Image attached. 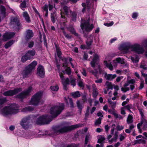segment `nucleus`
I'll list each match as a JSON object with an SVG mask.
<instances>
[{"mask_svg":"<svg viewBox=\"0 0 147 147\" xmlns=\"http://www.w3.org/2000/svg\"><path fill=\"white\" fill-rule=\"evenodd\" d=\"M64 105L61 103L59 106H54L50 109V113L52 116H42L38 118L36 123L38 125L48 124L51 121L53 118L59 115L64 109Z\"/></svg>","mask_w":147,"mask_h":147,"instance_id":"1","label":"nucleus"},{"mask_svg":"<svg viewBox=\"0 0 147 147\" xmlns=\"http://www.w3.org/2000/svg\"><path fill=\"white\" fill-rule=\"evenodd\" d=\"M119 49L120 50L125 51L126 53H128L130 49L131 51L139 54H143L145 51L143 47L140 44L136 43L132 45L129 42L123 43L120 45Z\"/></svg>","mask_w":147,"mask_h":147,"instance_id":"2","label":"nucleus"},{"mask_svg":"<svg viewBox=\"0 0 147 147\" xmlns=\"http://www.w3.org/2000/svg\"><path fill=\"white\" fill-rule=\"evenodd\" d=\"M19 108L15 104L9 105L0 110V113L5 116L16 114L19 112Z\"/></svg>","mask_w":147,"mask_h":147,"instance_id":"3","label":"nucleus"},{"mask_svg":"<svg viewBox=\"0 0 147 147\" xmlns=\"http://www.w3.org/2000/svg\"><path fill=\"white\" fill-rule=\"evenodd\" d=\"M80 126V124H79L68 126H64L63 125H60L54 127L53 128V130L55 133L59 134L61 133L70 131Z\"/></svg>","mask_w":147,"mask_h":147,"instance_id":"4","label":"nucleus"},{"mask_svg":"<svg viewBox=\"0 0 147 147\" xmlns=\"http://www.w3.org/2000/svg\"><path fill=\"white\" fill-rule=\"evenodd\" d=\"M37 64V62L34 61L32 62L28 66L26 67L25 70H23L22 72L23 78H25L27 77L28 75L32 71L34 70L35 67Z\"/></svg>","mask_w":147,"mask_h":147,"instance_id":"5","label":"nucleus"},{"mask_svg":"<svg viewBox=\"0 0 147 147\" xmlns=\"http://www.w3.org/2000/svg\"><path fill=\"white\" fill-rule=\"evenodd\" d=\"M81 27L83 31H85L86 32H90L94 28L93 24H89V19H88L86 21L81 19Z\"/></svg>","mask_w":147,"mask_h":147,"instance_id":"6","label":"nucleus"},{"mask_svg":"<svg viewBox=\"0 0 147 147\" xmlns=\"http://www.w3.org/2000/svg\"><path fill=\"white\" fill-rule=\"evenodd\" d=\"M135 82V80L133 79L130 80L128 79L126 82L123 85L124 87H122L121 88V91L124 92L129 91V87H127V86L130 84V89L131 90H133L135 88L134 85Z\"/></svg>","mask_w":147,"mask_h":147,"instance_id":"7","label":"nucleus"},{"mask_svg":"<svg viewBox=\"0 0 147 147\" xmlns=\"http://www.w3.org/2000/svg\"><path fill=\"white\" fill-rule=\"evenodd\" d=\"M42 94L41 92H39L34 95L31 99L30 104L32 105H38L39 103Z\"/></svg>","mask_w":147,"mask_h":147,"instance_id":"8","label":"nucleus"},{"mask_svg":"<svg viewBox=\"0 0 147 147\" xmlns=\"http://www.w3.org/2000/svg\"><path fill=\"white\" fill-rule=\"evenodd\" d=\"M10 24L12 27L17 30L22 28V26L19 22L18 19L16 18H11Z\"/></svg>","mask_w":147,"mask_h":147,"instance_id":"9","label":"nucleus"},{"mask_svg":"<svg viewBox=\"0 0 147 147\" xmlns=\"http://www.w3.org/2000/svg\"><path fill=\"white\" fill-rule=\"evenodd\" d=\"M30 118L29 116L25 117L22 118L20 122V125L25 129L29 128L30 126Z\"/></svg>","mask_w":147,"mask_h":147,"instance_id":"10","label":"nucleus"},{"mask_svg":"<svg viewBox=\"0 0 147 147\" xmlns=\"http://www.w3.org/2000/svg\"><path fill=\"white\" fill-rule=\"evenodd\" d=\"M142 125V129L144 130H147V120L145 119H141L140 123L137 124V127L140 133H141L142 132V129L140 127Z\"/></svg>","mask_w":147,"mask_h":147,"instance_id":"11","label":"nucleus"},{"mask_svg":"<svg viewBox=\"0 0 147 147\" xmlns=\"http://www.w3.org/2000/svg\"><path fill=\"white\" fill-rule=\"evenodd\" d=\"M65 14L68 16L70 14L72 15L71 20L73 21H75L76 18L77 14L75 12H72L70 10L69 8L67 6H65L63 7Z\"/></svg>","mask_w":147,"mask_h":147,"instance_id":"12","label":"nucleus"},{"mask_svg":"<svg viewBox=\"0 0 147 147\" xmlns=\"http://www.w3.org/2000/svg\"><path fill=\"white\" fill-rule=\"evenodd\" d=\"M22 90L21 88H16L13 90H10L5 92L3 94L5 96H12L20 92Z\"/></svg>","mask_w":147,"mask_h":147,"instance_id":"13","label":"nucleus"},{"mask_svg":"<svg viewBox=\"0 0 147 147\" xmlns=\"http://www.w3.org/2000/svg\"><path fill=\"white\" fill-rule=\"evenodd\" d=\"M32 87H29L26 90L23 92L17 95V97L19 98L22 99L26 97L30 94L32 90Z\"/></svg>","mask_w":147,"mask_h":147,"instance_id":"14","label":"nucleus"},{"mask_svg":"<svg viewBox=\"0 0 147 147\" xmlns=\"http://www.w3.org/2000/svg\"><path fill=\"white\" fill-rule=\"evenodd\" d=\"M59 76L63 86L64 89L66 90L67 86L69 84L70 81L69 79L68 78L65 79L63 73L61 72L59 73Z\"/></svg>","mask_w":147,"mask_h":147,"instance_id":"15","label":"nucleus"},{"mask_svg":"<svg viewBox=\"0 0 147 147\" xmlns=\"http://www.w3.org/2000/svg\"><path fill=\"white\" fill-rule=\"evenodd\" d=\"M93 42L92 36H90V38L88 39L86 41L87 46L82 45L81 46V48L83 49H88L90 48V46L91 45Z\"/></svg>","mask_w":147,"mask_h":147,"instance_id":"16","label":"nucleus"},{"mask_svg":"<svg viewBox=\"0 0 147 147\" xmlns=\"http://www.w3.org/2000/svg\"><path fill=\"white\" fill-rule=\"evenodd\" d=\"M15 34V33L13 32H5L3 35V40L4 41H6L12 38Z\"/></svg>","mask_w":147,"mask_h":147,"instance_id":"17","label":"nucleus"},{"mask_svg":"<svg viewBox=\"0 0 147 147\" xmlns=\"http://www.w3.org/2000/svg\"><path fill=\"white\" fill-rule=\"evenodd\" d=\"M37 74L40 77H44L45 72L44 67L41 65H39L37 68Z\"/></svg>","mask_w":147,"mask_h":147,"instance_id":"18","label":"nucleus"},{"mask_svg":"<svg viewBox=\"0 0 147 147\" xmlns=\"http://www.w3.org/2000/svg\"><path fill=\"white\" fill-rule=\"evenodd\" d=\"M104 63L105 65L110 70H113V66L111 64V60L108 59L107 57L106 58L105 60L104 61Z\"/></svg>","mask_w":147,"mask_h":147,"instance_id":"19","label":"nucleus"},{"mask_svg":"<svg viewBox=\"0 0 147 147\" xmlns=\"http://www.w3.org/2000/svg\"><path fill=\"white\" fill-rule=\"evenodd\" d=\"M99 57L98 55L95 54L94 55L92 60L90 62V64L92 67H94L96 64H97V62L98 61Z\"/></svg>","mask_w":147,"mask_h":147,"instance_id":"20","label":"nucleus"},{"mask_svg":"<svg viewBox=\"0 0 147 147\" xmlns=\"http://www.w3.org/2000/svg\"><path fill=\"white\" fill-rule=\"evenodd\" d=\"M36 53V51L34 49L29 50L27 51L26 53V55H27L30 59L32 58Z\"/></svg>","mask_w":147,"mask_h":147,"instance_id":"21","label":"nucleus"},{"mask_svg":"<svg viewBox=\"0 0 147 147\" xmlns=\"http://www.w3.org/2000/svg\"><path fill=\"white\" fill-rule=\"evenodd\" d=\"M26 32V39H29L32 37L33 36V33L31 30H28Z\"/></svg>","mask_w":147,"mask_h":147,"instance_id":"22","label":"nucleus"},{"mask_svg":"<svg viewBox=\"0 0 147 147\" xmlns=\"http://www.w3.org/2000/svg\"><path fill=\"white\" fill-rule=\"evenodd\" d=\"M6 9L5 7L3 5L0 6V13L3 17L6 16Z\"/></svg>","mask_w":147,"mask_h":147,"instance_id":"23","label":"nucleus"},{"mask_svg":"<svg viewBox=\"0 0 147 147\" xmlns=\"http://www.w3.org/2000/svg\"><path fill=\"white\" fill-rule=\"evenodd\" d=\"M23 16L25 18L27 22L29 23L30 22V18L28 13L26 11H24L23 12Z\"/></svg>","mask_w":147,"mask_h":147,"instance_id":"24","label":"nucleus"},{"mask_svg":"<svg viewBox=\"0 0 147 147\" xmlns=\"http://www.w3.org/2000/svg\"><path fill=\"white\" fill-rule=\"evenodd\" d=\"M92 86L93 88L92 96L93 97L96 98L98 95V93L95 85H93Z\"/></svg>","mask_w":147,"mask_h":147,"instance_id":"25","label":"nucleus"},{"mask_svg":"<svg viewBox=\"0 0 147 147\" xmlns=\"http://www.w3.org/2000/svg\"><path fill=\"white\" fill-rule=\"evenodd\" d=\"M22 1L20 5V7L23 10H24V8L26 7V2L28 0H22Z\"/></svg>","mask_w":147,"mask_h":147,"instance_id":"26","label":"nucleus"},{"mask_svg":"<svg viewBox=\"0 0 147 147\" xmlns=\"http://www.w3.org/2000/svg\"><path fill=\"white\" fill-rule=\"evenodd\" d=\"M69 31L76 36H78V34L76 32L74 28L72 27H69L68 28Z\"/></svg>","mask_w":147,"mask_h":147,"instance_id":"27","label":"nucleus"},{"mask_svg":"<svg viewBox=\"0 0 147 147\" xmlns=\"http://www.w3.org/2000/svg\"><path fill=\"white\" fill-rule=\"evenodd\" d=\"M116 61H117L118 63H120L121 64H125V65L126 67H127L128 65L127 63H125L124 59L123 58H117Z\"/></svg>","mask_w":147,"mask_h":147,"instance_id":"28","label":"nucleus"},{"mask_svg":"<svg viewBox=\"0 0 147 147\" xmlns=\"http://www.w3.org/2000/svg\"><path fill=\"white\" fill-rule=\"evenodd\" d=\"M62 72L64 74H67L68 75H70L71 73V70L69 67H67L65 70H63Z\"/></svg>","mask_w":147,"mask_h":147,"instance_id":"29","label":"nucleus"},{"mask_svg":"<svg viewBox=\"0 0 147 147\" xmlns=\"http://www.w3.org/2000/svg\"><path fill=\"white\" fill-rule=\"evenodd\" d=\"M33 10L35 12V13L36 14V15H38L39 16V18H40V20L41 21V22L43 24H44V21L43 20L41 16L39 14V13L38 12V11L35 8L33 7Z\"/></svg>","mask_w":147,"mask_h":147,"instance_id":"30","label":"nucleus"},{"mask_svg":"<svg viewBox=\"0 0 147 147\" xmlns=\"http://www.w3.org/2000/svg\"><path fill=\"white\" fill-rule=\"evenodd\" d=\"M71 94L73 97L75 98H78L80 96V94L78 91L72 92Z\"/></svg>","mask_w":147,"mask_h":147,"instance_id":"31","label":"nucleus"},{"mask_svg":"<svg viewBox=\"0 0 147 147\" xmlns=\"http://www.w3.org/2000/svg\"><path fill=\"white\" fill-rule=\"evenodd\" d=\"M116 76V74H108L106 78L107 80H111L115 78Z\"/></svg>","mask_w":147,"mask_h":147,"instance_id":"32","label":"nucleus"},{"mask_svg":"<svg viewBox=\"0 0 147 147\" xmlns=\"http://www.w3.org/2000/svg\"><path fill=\"white\" fill-rule=\"evenodd\" d=\"M33 108L31 107L28 106L23 108L22 111L23 112L27 111H33Z\"/></svg>","mask_w":147,"mask_h":147,"instance_id":"33","label":"nucleus"},{"mask_svg":"<svg viewBox=\"0 0 147 147\" xmlns=\"http://www.w3.org/2000/svg\"><path fill=\"white\" fill-rule=\"evenodd\" d=\"M109 104L111 105L112 109H114L116 105V102H113L111 99H109L108 100Z\"/></svg>","mask_w":147,"mask_h":147,"instance_id":"34","label":"nucleus"},{"mask_svg":"<svg viewBox=\"0 0 147 147\" xmlns=\"http://www.w3.org/2000/svg\"><path fill=\"white\" fill-rule=\"evenodd\" d=\"M102 119V118L100 117L96 119L94 123L95 126H98L101 123Z\"/></svg>","mask_w":147,"mask_h":147,"instance_id":"35","label":"nucleus"},{"mask_svg":"<svg viewBox=\"0 0 147 147\" xmlns=\"http://www.w3.org/2000/svg\"><path fill=\"white\" fill-rule=\"evenodd\" d=\"M127 123L130 124L133 122V117L131 115H129L127 119Z\"/></svg>","mask_w":147,"mask_h":147,"instance_id":"36","label":"nucleus"},{"mask_svg":"<svg viewBox=\"0 0 147 147\" xmlns=\"http://www.w3.org/2000/svg\"><path fill=\"white\" fill-rule=\"evenodd\" d=\"M131 59L133 63H136L139 61V58L138 56H136L135 57H131Z\"/></svg>","mask_w":147,"mask_h":147,"instance_id":"37","label":"nucleus"},{"mask_svg":"<svg viewBox=\"0 0 147 147\" xmlns=\"http://www.w3.org/2000/svg\"><path fill=\"white\" fill-rule=\"evenodd\" d=\"M50 88L52 91H57L58 90L59 88L57 85H55V86H51L50 87Z\"/></svg>","mask_w":147,"mask_h":147,"instance_id":"38","label":"nucleus"},{"mask_svg":"<svg viewBox=\"0 0 147 147\" xmlns=\"http://www.w3.org/2000/svg\"><path fill=\"white\" fill-rule=\"evenodd\" d=\"M135 143L136 144H144L146 143V141L143 139H141L138 140H135Z\"/></svg>","mask_w":147,"mask_h":147,"instance_id":"39","label":"nucleus"},{"mask_svg":"<svg viewBox=\"0 0 147 147\" xmlns=\"http://www.w3.org/2000/svg\"><path fill=\"white\" fill-rule=\"evenodd\" d=\"M78 86L82 88H83L84 86V84L81 80H77Z\"/></svg>","mask_w":147,"mask_h":147,"instance_id":"40","label":"nucleus"},{"mask_svg":"<svg viewBox=\"0 0 147 147\" xmlns=\"http://www.w3.org/2000/svg\"><path fill=\"white\" fill-rule=\"evenodd\" d=\"M105 85L108 89H112L113 88L111 82H106Z\"/></svg>","mask_w":147,"mask_h":147,"instance_id":"41","label":"nucleus"},{"mask_svg":"<svg viewBox=\"0 0 147 147\" xmlns=\"http://www.w3.org/2000/svg\"><path fill=\"white\" fill-rule=\"evenodd\" d=\"M91 137L89 134H87L86 136L85 144H87L89 140L90 139Z\"/></svg>","mask_w":147,"mask_h":147,"instance_id":"42","label":"nucleus"},{"mask_svg":"<svg viewBox=\"0 0 147 147\" xmlns=\"http://www.w3.org/2000/svg\"><path fill=\"white\" fill-rule=\"evenodd\" d=\"M30 59L29 58V57L27 55H26V54L25 55L22 56L21 59V60L23 62H24L28 59Z\"/></svg>","mask_w":147,"mask_h":147,"instance_id":"43","label":"nucleus"},{"mask_svg":"<svg viewBox=\"0 0 147 147\" xmlns=\"http://www.w3.org/2000/svg\"><path fill=\"white\" fill-rule=\"evenodd\" d=\"M76 79L75 78H70V83L71 85L74 87L76 85Z\"/></svg>","mask_w":147,"mask_h":147,"instance_id":"44","label":"nucleus"},{"mask_svg":"<svg viewBox=\"0 0 147 147\" xmlns=\"http://www.w3.org/2000/svg\"><path fill=\"white\" fill-rule=\"evenodd\" d=\"M119 137L120 141H122L125 139L126 137V134L124 133L123 134H121L119 135Z\"/></svg>","mask_w":147,"mask_h":147,"instance_id":"45","label":"nucleus"},{"mask_svg":"<svg viewBox=\"0 0 147 147\" xmlns=\"http://www.w3.org/2000/svg\"><path fill=\"white\" fill-rule=\"evenodd\" d=\"M7 101L6 98H0V107H1L2 105Z\"/></svg>","mask_w":147,"mask_h":147,"instance_id":"46","label":"nucleus"},{"mask_svg":"<svg viewBox=\"0 0 147 147\" xmlns=\"http://www.w3.org/2000/svg\"><path fill=\"white\" fill-rule=\"evenodd\" d=\"M105 140V138L104 137L102 136H100L99 137V138L98 139L97 142L99 143L102 144Z\"/></svg>","mask_w":147,"mask_h":147,"instance_id":"47","label":"nucleus"},{"mask_svg":"<svg viewBox=\"0 0 147 147\" xmlns=\"http://www.w3.org/2000/svg\"><path fill=\"white\" fill-rule=\"evenodd\" d=\"M138 110L141 116V119H145L144 114L143 110L142 109H139Z\"/></svg>","mask_w":147,"mask_h":147,"instance_id":"48","label":"nucleus"},{"mask_svg":"<svg viewBox=\"0 0 147 147\" xmlns=\"http://www.w3.org/2000/svg\"><path fill=\"white\" fill-rule=\"evenodd\" d=\"M131 105L128 104L126 106L122 107L125 110H128L131 111L130 109L131 108Z\"/></svg>","mask_w":147,"mask_h":147,"instance_id":"49","label":"nucleus"},{"mask_svg":"<svg viewBox=\"0 0 147 147\" xmlns=\"http://www.w3.org/2000/svg\"><path fill=\"white\" fill-rule=\"evenodd\" d=\"M108 111L109 113L113 115L114 116L117 113L116 111L114 109H109Z\"/></svg>","mask_w":147,"mask_h":147,"instance_id":"50","label":"nucleus"},{"mask_svg":"<svg viewBox=\"0 0 147 147\" xmlns=\"http://www.w3.org/2000/svg\"><path fill=\"white\" fill-rule=\"evenodd\" d=\"M13 44V42L12 41H9L7 42L5 45V48L7 49L9 47Z\"/></svg>","mask_w":147,"mask_h":147,"instance_id":"51","label":"nucleus"},{"mask_svg":"<svg viewBox=\"0 0 147 147\" xmlns=\"http://www.w3.org/2000/svg\"><path fill=\"white\" fill-rule=\"evenodd\" d=\"M142 44L145 47L147 48V38L144 39L142 41Z\"/></svg>","mask_w":147,"mask_h":147,"instance_id":"52","label":"nucleus"},{"mask_svg":"<svg viewBox=\"0 0 147 147\" xmlns=\"http://www.w3.org/2000/svg\"><path fill=\"white\" fill-rule=\"evenodd\" d=\"M56 50L58 57L59 58H60L62 53L60 50L59 48L56 47Z\"/></svg>","mask_w":147,"mask_h":147,"instance_id":"53","label":"nucleus"},{"mask_svg":"<svg viewBox=\"0 0 147 147\" xmlns=\"http://www.w3.org/2000/svg\"><path fill=\"white\" fill-rule=\"evenodd\" d=\"M55 13H51V18L52 22L53 23H54L55 22Z\"/></svg>","mask_w":147,"mask_h":147,"instance_id":"54","label":"nucleus"},{"mask_svg":"<svg viewBox=\"0 0 147 147\" xmlns=\"http://www.w3.org/2000/svg\"><path fill=\"white\" fill-rule=\"evenodd\" d=\"M76 103L78 107V109L81 111L83 108L82 105L80 104V102L79 101H78Z\"/></svg>","mask_w":147,"mask_h":147,"instance_id":"55","label":"nucleus"},{"mask_svg":"<svg viewBox=\"0 0 147 147\" xmlns=\"http://www.w3.org/2000/svg\"><path fill=\"white\" fill-rule=\"evenodd\" d=\"M89 71L90 72L94 75L95 76H96L98 73V71L96 69H95V71H94L92 70L89 69Z\"/></svg>","mask_w":147,"mask_h":147,"instance_id":"56","label":"nucleus"},{"mask_svg":"<svg viewBox=\"0 0 147 147\" xmlns=\"http://www.w3.org/2000/svg\"><path fill=\"white\" fill-rule=\"evenodd\" d=\"M116 119L118 118L119 119H123V117L120 115H118L117 113L114 116Z\"/></svg>","mask_w":147,"mask_h":147,"instance_id":"57","label":"nucleus"},{"mask_svg":"<svg viewBox=\"0 0 147 147\" xmlns=\"http://www.w3.org/2000/svg\"><path fill=\"white\" fill-rule=\"evenodd\" d=\"M63 34L65 35V36L68 39H70L71 38V36L69 34H67L66 32L64 31L63 32Z\"/></svg>","mask_w":147,"mask_h":147,"instance_id":"58","label":"nucleus"},{"mask_svg":"<svg viewBox=\"0 0 147 147\" xmlns=\"http://www.w3.org/2000/svg\"><path fill=\"white\" fill-rule=\"evenodd\" d=\"M66 147H79V145L78 144H72L68 145Z\"/></svg>","mask_w":147,"mask_h":147,"instance_id":"59","label":"nucleus"},{"mask_svg":"<svg viewBox=\"0 0 147 147\" xmlns=\"http://www.w3.org/2000/svg\"><path fill=\"white\" fill-rule=\"evenodd\" d=\"M144 62H142L141 63V65L140 66V67L141 68H142L144 70H146L147 69V67L146 66V65H145L144 64Z\"/></svg>","mask_w":147,"mask_h":147,"instance_id":"60","label":"nucleus"},{"mask_svg":"<svg viewBox=\"0 0 147 147\" xmlns=\"http://www.w3.org/2000/svg\"><path fill=\"white\" fill-rule=\"evenodd\" d=\"M42 8L44 11H48V5L47 4H45L42 7Z\"/></svg>","mask_w":147,"mask_h":147,"instance_id":"61","label":"nucleus"},{"mask_svg":"<svg viewBox=\"0 0 147 147\" xmlns=\"http://www.w3.org/2000/svg\"><path fill=\"white\" fill-rule=\"evenodd\" d=\"M138 16V13L137 12H134L133 13L132 17L134 19H136Z\"/></svg>","mask_w":147,"mask_h":147,"instance_id":"62","label":"nucleus"},{"mask_svg":"<svg viewBox=\"0 0 147 147\" xmlns=\"http://www.w3.org/2000/svg\"><path fill=\"white\" fill-rule=\"evenodd\" d=\"M113 24V22H111L110 23H106L104 24V25L106 26L109 27L111 26Z\"/></svg>","mask_w":147,"mask_h":147,"instance_id":"63","label":"nucleus"},{"mask_svg":"<svg viewBox=\"0 0 147 147\" xmlns=\"http://www.w3.org/2000/svg\"><path fill=\"white\" fill-rule=\"evenodd\" d=\"M34 45V42L33 41H30L28 43V46L29 48H31L33 47Z\"/></svg>","mask_w":147,"mask_h":147,"instance_id":"64","label":"nucleus"}]
</instances>
